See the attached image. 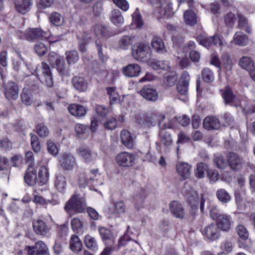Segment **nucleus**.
Instances as JSON below:
<instances>
[{
    "instance_id": "1",
    "label": "nucleus",
    "mask_w": 255,
    "mask_h": 255,
    "mask_svg": "<svg viewBox=\"0 0 255 255\" xmlns=\"http://www.w3.org/2000/svg\"><path fill=\"white\" fill-rule=\"evenodd\" d=\"M154 8L153 12L160 17L170 16L173 13L172 3L167 0H148Z\"/></svg>"
},
{
    "instance_id": "2",
    "label": "nucleus",
    "mask_w": 255,
    "mask_h": 255,
    "mask_svg": "<svg viewBox=\"0 0 255 255\" xmlns=\"http://www.w3.org/2000/svg\"><path fill=\"white\" fill-rule=\"evenodd\" d=\"M85 198L79 195H73L65 206V209L67 212L73 211L75 213H82L86 208Z\"/></svg>"
},
{
    "instance_id": "3",
    "label": "nucleus",
    "mask_w": 255,
    "mask_h": 255,
    "mask_svg": "<svg viewBox=\"0 0 255 255\" xmlns=\"http://www.w3.org/2000/svg\"><path fill=\"white\" fill-rule=\"evenodd\" d=\"M17 36L21 39H25L29 41H33L44 37L45 32L39 27L29 28L24 32L18 31L16 33Z\"/></svg>"
},
{
    "instance_id": "4",
    "label": "nucleus",
    "mask_w": 255,
    "mask_h": 255,
    "mask_svg": "<svg viewBox=\"0 0 255 255\" xmlns=\"http://www.w3.org/2000/svg\"><path fill=\"white\" fill-rule=\"evenodd\" d=\"M196 39L200 44L207 48H210L213 46H222L224 44V41L217 34L212 36L200 34L197 36Z\"/></svg>"
},
{
    "instance_id": "5",
    "label": "nucleus",
    "mask_w": 255,
    "mask_h": 255,
    "mask_svg": "<svg viewBox=\"0 0 255 255\" xmlns=\"http://www.w3.org/2000/svg\"><path fill=\"white\" fill-rule=\"evenodd\" d=\"M3 92L5 98L8 100H15L18 97V87L13 81H8L3 84Z\"/></svg>"
},
{
    "instance_id": "6",
    "label": "nucleus",
    "mask_w": 255,
    "mask_h": 255,
    "mask_svg": "<svg viewBox=\"0 0 255 255\" xmlns=\"http://www.w3.org/2000/svg\"><path fill=\"white\" fill-rule=\"evenodd\" d=\"M61 167L64 170H72L77 165L75 157L70 153H64L59 159Z\"/></svg>"
},
{
    "instance_id": "7",
    "label": "nucleus",
    "mask_w": 255,
    "mask_h": 255,
    "mask_svg": "<svg viewBox=\"0 0 255 255\" xmlns=\"http://www.w3.org/2000/svg\"><path fill=\"white\" fill-rule=\"evenodd\" d=\"M135 156L131 153L122 152L116 157L118 165L123 167H130L134 164Z\"/></svg>"
},
{
    "instance_id": "8",
    "label": "nucleus",
    "mask_w": 255,
    "mask_h": 255,
    "mask_svg": "<svg viewBox=\"0 0 255 255\" xmlns=\"http://www.w3.org/2000/svg\"><path fill=\"white\" fill-rule=\"evenodd\" d=\"M149 47L144 43L137 44L135 48L132 49V54L133 57L137 60H142L150 55Z\"/></svg>"
},
{
    "instance_id": "9",
    "label": "nucleus",
    "mask_w": 255,
    "mask_h": 255,
    "mask_svg": "<svg viewBox=\"0 0 255 255\" xmlns=\"http://www.w3.org/2000/svg\"><path fill=\"white\" fill-rule=\"evenodd\" d=\"M191 165L187 162H179L176 164V169L181 180L188 179L191 173Z\"/></svg>"
},
{
    "instance_id": "10",
    "label": "nucleus",
    "mask_w": 255,
    "mask_h": 255,
    "mask_svg": "<svg viewBox=\"0 0 255 255\" xmlns=\"http://www.w3.org/2000/svg\"><path fill=\"white\" fill-rule=\"evenodd\" d=\"M139 94L147 101L155 102L158 97L156 90L149 85L144 86L140 91Z\"/></svg>"
},
{
    "instance_id": "11",
    "label": "nucleus",
    "mask_w": 255,
    "mask_h": 255,
    "mask_svg": "<svg viewBox=\"0 0 255 255\" xmlns=\"http://www.w3.org/2000/svg\"><path fill=\"white\" fill-rule=\"evenodd\" d=\"M227 160L231 169L238 171L242 168L243 160L237 154L230 152L227 155Z\"/></svg>"
},
{
    "instance_id": "12",
    "label": "nucleus",
    "mask_w": 255,
    "mask_h": 255,
    "mask_svg": "<svg viewBox=\"0 0 255 255\" xmlns=\"http://www.w3.org/2000/svg\"><path fill=\"white\" fill-rule=\"evenodd\" d=\"M16 10L24 14L28 12L32 5V0H13Z\"/></svg>"
},
{
    "instance_id": "13",
    "label": "nucleus",
    "mask_w": 255,
    "mask_h": 255,
    "mask_svg": "<svg viewBox=\"0 0 255 255\" xmlns=\"http://www.w3.org/2000/svg\"><path fill=\"white\" fill-rule=\"evenodd\" d=\"M220 91L226 104L235 105L236 103L237 97L229 86H226L225 89H221Z\"/></svg>"
},
{
    "instance_id": "14",
    "label": "nucleus",
    "mask_w": 255,
    "mask_h": 255,
    "mask_svg": "<svg viewBox=\"0 0 255 255\" xmlns=\"http://www.w3.org/2000/svg\"><path fill=\"white\" fill-rule=\"evenodd\" d=\"M32 226L35 233L40 236H45L49 231V228L46 224L42 220L38 219L34 220Z\"/></svg>"
},
{
    "instance_id": "15",
    "label": "nucleus",
    "mask_w": 255,
    "mask_h": 255,
    "mask_svg": "<svg viewBox=\"0 0 255 255\" xmlns=\"http://www.w3.org/2000/svg\"><path fill=\"white\" fill-rule=\"evenodd\" d=\"M140 72L141 68L137 64H129L123 68V74L128 77H137Z\"/></svg>"
},
{
    "instance_id": "16",
    "label": "nucleus",
    "mask_w": 255,
    "mask_h": 255,
    "mask_svg": "<svg viewBox=\"0 0 255 255\" xmlns=\"http://www.w3.org/2000/svg\"><path fill=\"white\" fill-rule=\"evenodd\" d=\"M98 230L105 244L112 246L115 243V240L112 232L104 227H99Z\"/></svg>"
},
{
    "instance_id": "17",
    "label": "nucleus",
    "mask_w": 255,
    "mask_h": 255,
    "mask_svg": "<svg viewBox=\"0 0 255 255\" xmlns=\"http://www.w3.org/2000/svg\"><path fill=\"white\" fill-rule=\"evenodd\" d=\"M68 111L74 116L83 117L87 113V108L80 104H72L69 106Z\"/></svg>"
},
{
    "instance_id": "18",
    "label": "nucleus",
    "mask_w": 255,
    "mask_h": 255,
    "mask_svg": "<svg viewBox=\"0 0 255 255\" xmlns=\"http://www.w3.org/2000/svg\"><path fill=\"white\" fill-rule=\"evenodd\" d=\"M66 177L61 173L56 174L54 180V187L58 192L64 194L66 189Z\"/></svg>"
},
{
    "instance_id": "19",
    "label": "nucleus",
    "mask_w": 255,
    "mask_h": 255,
    "mask_svg": "<svg viewBox=\"0 0 255 255\" xmlns=\"http://www.w3.org/2000/svg\"><path fill=\"white\" fill-rule=\"evenodd\" d=\"M72 83L74 88L80 92H85L88 89V82L83 77L75 76L72 78Z\"/></svg>"
},
{
    "instance_id": "20",
    "label": "nucleus",
    "mask_w": 255,
    "mask_h": 255,
    "mask_svg": "<svg viewBox=\"0 0 255 255\" xmlns=\"http://www.w3.org/2000/svg\"><path fill=\"white\" fill-rule=\"evenodd\" d=\"M205 235L210 240L214 241L218 239L220 236L219 228L216 224H211L205 227Z\"/></svg>"
},
{
    "instance_id": "21",
    "label": "nucleus",
    "mask_w": 255,
    "mask_h": 255,
    "mask_svg": "<svg viewBox=\"0 0 255 255\" xmlns=\"http://www.w3.org/2000/svg\"><path fill=\"white\" fill-rule=\"evenodd\" d=\"M203 127L208 130L218 129L220 127V123L218 119L214 116L207 117L203 121Z\"/></svg>"
},
{
    "instance_id": "22",
    "label": "nucleus",
    "mask_w": 255,
    "mask_h": 255,
    "mask_svg": "<svg viewBox=\"0 0 255 255\" xmlns=\"http://www.w3.org/2000/svg\"><path fill=\"white\" fill-rule=\"evenodd\" d=\"M151 45L152 48L158 53L163 54L167 52L164 42L160 37H153L151 40Z\"/></svg>"
},
{
    "instance_id": "23",
    "label": "nucleus",
    "mask_w": 255,
    "mask_h": 255,
    "mask_svg": "<svg viewBox=\"0 0 255 255\" xmlns=\"http://www.w3.org/2000/svg\"><path fill=\"white\" fill-rule=\"evenodd\" d=\"M170 210L175 217L183 218L185 217V212L182 205L177 201H173L170 204Z\"/></svg>"
},
{
    "instance_id": "24",
    "label": "nucleus",
    "mask_w": 255,
    "mask_h": 255,
    "mask_svg": "<svg viewBox=\"0 0 255 255\" xmlns=\"http://www.w3.org/2000/svg\"><path fill=\"white\" fill-rule=\"evenodd\" d=\"M231 223L232 221L230 216L226 214H223L217 221V226L219 229L224 231H228L231 228Z\"/></svg>"
},
{
    "instance_id": "25",
    "label": "nucleus",
    "mask_w": 255,
    "mask_h": 255,
    "mask_svg": "<svg viewBox=\"0 0 255 255\" xmlns=\"http://www.w3.org/2000/svg\"><path fill=\"white\" fill-rule=\"evenodd\" d=\"M24 179L29 186H33L36 183V171L32 167H29L25 172Z\"/></svg>"
},
{
    "instance_id": "26",
    "label": "nucleus",
    "mask_w": 255,
    "mask_h": 255,
    "mask_svg": "<svg viewBox=\"0 0 255 255\" xmlns=\"http://www.w3.org/2000/svg\"><path fill=\"white\" fill-rule=\"evenodd\" d=\"M186 199L187 203L193 209L198 208L200 200H201L197 193L194 190L190 191L186 194Z\"/></svg>"
},
{
    "instance_id": "27",
    "label": "nucleus",
    "mask_w": 255,
    "mask_h": 255,
    "mask_svg": "<svg viewBox=\"0 0 255 255\" xmlns=\"http://www.w3.org/2000/svg\"><path fill=\"white\" fill-rule=\"evenodd\" d=\"M248 42V36L241 31H238L235 33L231 42L238 46H244L247 45Z\"/></svg>"
},
{
    "instance_id": "28",
    "label": "nucleus",
    "mask_w": 255,
    "mask_h": 255,
    "mask_svg": "<svg viewBox=\"0 0 255 255\" xmlns=\"http://www.w3.org/2000/svg\"><path fill=\"white\" fill-rule=\"evenodd\" d=\"M121 139L123 144L127 147L131 148L133 146V139L128 130L123 129L121 131Z\"/></svg>"
},
{
    "instance_id": "29",
    "label": "nucleus",
    "mask_w": 255,
    "mask_h": 255,
    "mask_svg": "<svg viewBox=\"0 0 255 255\" xmlns=\"http://www.w3.org/2000/svg\"><path fill=\"white\" fill-rule=\"evenodd\" d=\"M77 153L86 162H90L95 159L96 155L93 153L90 149L81 147L77 149Z\"/></svg>"
},
{
    "instance_id": "30",
    "label": "nucleus",
    "mask_w": 255,
    "mask_h": 255,
    "mask_svg": "<svg viewBox=\"0 0 255 255\" xmlns=\"http://www.w3.org/2000/svg\"><path fill=\"white\" fill-rule=\"evenodd\" d=\"M133 43V37L129 35H123L119 39L118 46L121 49L127 50L132 45Z\"/></svg>"
},
{
    "instance_id": "31",
    "label": "nucleus",
    "mask_w": 255,
    "mask_h": 255,
    "mask_svg": "<svg viewBox=\"0 0 255 255\" xmlns=\"http://www.w3.org/2000/svg\"><path fill=\"white\" fill-rule=\"evenodd\" d=\"M69 244L70 248L73 252L78 253L81 251L82 243L77 236L73 235L71 237Z\"/></svg>"
},
{
    "instance_id": "32",
    "label": "nucleus",
    "mask_w": 255,
    "mask_h": 255,
    "mask_svg": "<svg viewBox=\"0 0 255 255\" xmlns=\"http://www.w3.org/2000/svg\"><path fill=\"white\" fill-rule=\"evenodd\" d=\"M110 19L112 22L117 26H121L124 22L122 12L118 9H114L112 11Z\"/></svg>"
},
{
    "instance_id": "33",
    "label": "nucleus",
    "mask_w": 255,
    "mask_h": 255,
    "mask_svg": "<svg viewBox=\"0 0 255 255\" xmlns=\"http://www.w3.org/2000/svg\"><path fill=\"white\" fill-rule=\"evenodd\" d=\"M49 172L48 168L44 166L40 167L38 170V184L40 186H42L45 184L49 179Z\"/></svg>"
},
{
    "instance_id": "34",
    "label": "nucleus",
    "mask_w": 255,
    "mask_h": 255,
    "mask_svg": "<svg viewBox=\"0 0 255 255\" xmlns=\"http://www.w3.org/2000/svg\"><path fill=\"white\" fill-rule=\"evenodd\" d=\"M106 90L109 96L110 104L111 105L120 102V96L116 87H108L106 88Z\"/></svg>"
},
{
    "instance_id": "35",
    "label": "nucleus",
    "mask_w": 255,
    "mask_h": 255,
    "mask_svg": "<svg viewBox=\"0 0 255 255\" xmlns=\"http://www.w3.org/2000/svg\"><path fill=\"white\" fill-rule=\"evenodd\" d=\"M239 65L249 72L254 68V62L250 57L247 56H244L240 59Z\"/></svg>"
},
{
    "instance_id": "36",
    "label": "nucleus",
    "mask_w": 255,
    "mask_h": 255,
    "mask_svg": "<svg viewBox=\"0 0 255 255\" xmlns=\"http://www.w3.org/2000/svg\"><path fill=\"white\" fill-rule=\"evenodd\" d=\"M184 19L185 23L189 25H194L197 22L196 14L191 10H186L184 12Z\"/></svg>"
},
{
    "instance_id": "37",
    "label": "nucleus",
    "mask_w": 255,
    "mask_h": 255,
    "mask_svg": "<svg viewBox=\"0 0 255 255\" xmlns=\"http://www.w3.org/2000/svg\"><path fill=\"white\" fill-rule=\"evenodd\" d=\"M209 170L208 164L204 162H199L196 165V168L195 172V176L198 178H202L204 177L205 173H208Z\"/></svg>"
},
{
    "instance_id": "38",
    "label": "nucleus",
    "mask_w": 255,
    "mask_h": 255,
    "mask_svg": "<svg viewBox=\"0 0 255 255\" xmlns=\"http://www.w3.org/2000/svg\"><path fill=\"white\" fill-rule=\"evenodd\" d=\"M160 139L161 143L165 146H169L173 143L170 133L165 130H160L159 131Z\"/></svg>"
},
{
    "instance_id": "39",
    "label": "nucleus",
    "mask_w": 255,
    "mask_h": 255,
    "mask_svg": "<svg viewBox=\"0 0 255 255\" xmlns=\"http://www.w3.org/2000/svg\"><path fill=\"white\" fill-rule=\"evenodd\" d=\"M22 103L26 106H30L33 102L32 95L28 89H24L20 95Z\"/></svg>"
},
{
    "instance_id": "40",
    "label": "nucleus",
    "mask_w": 255,
    "mask_h": 255,
    "mask_svg": "<svg viewBox=\"0 0 255 255\" xmlns=\"http://www.w3.org/2000/svg\"><path fill=\"white\" fill-rule=\"evenodd\" d=\"M66 59L69 65L75 64L79 59V54L74 50L67 51L65 52Z\"/></svg>"
},
{
    "instance_id": "41",
    "label": "nucleus",
    "mask_w": 255,
    "mask_h": 255,
    "mask_svg": "<svg viewBox=\"0 0 255 255\" xmlns=\"http://www.w3.org/2000/svg\"><path fill=\"white\" fill-rule=\"evenodd\" d=\"M84 242L85 246L89 249L93 251H96L98 250L97 241L94 237L90 235L86 236L84 239Z\"/></svg>"
},
{
    "instance_id": "42",
    "label": "nucleus",
    "mask_w": 255,
    "mask_h": 255,
    "mask_svg": "<svg viewBox=\"0 0 255 255\" xmlns=\"http://www.w3.org/2000/svg\"><path fill=\"white\" fill-rule=\"evenodd\" d=\"M126 211V206L122 201L117 202L115 203L113 207L111 210V214L113 215H119L124 214Z\"/></svg>"
},
{
    "instance_id": "43",
    "label": "nucleus",
    "mask_w": 255,
    "mask_h": 255,
    "mask_svg": "<svg viewBox=\"0 0 255 255\" xmlns=\"http://www.w3.org/2000/svg\"><path fill=\"white\" fill-rule=\"evenodd\" d=\"M236 15L232 12H229L224 16L225 24L229 28H233L236 21Z\"/></svg>"
},
{
    "instance_id": "44",
    "label": "nucleus",
    "mask_w": 255,
    "mask_h": 255,
    "mask_svg": "<svg viewBox=\"0 0 255 255\" xmlns=\"http://www.w3.org/2000/svg\"><path fill=\"white\" fill-rule=\"evenodd\" d=\"M202 78L206 83H211L214 80V73L209 68H204L202 71Z\"/></svg>"
},
{
    "instance_id": "45",
    "label": "nucleus",
    "mask_w": 255,
    "mask_h": 255,
    "mask_svg": "<svg viewBox=\"0 0 255 255\" xmlns=\"http://www.w3.org/2000/svg\"><path fill=\"white\" fill-rule=\"evenodd\" d=\"M49 18L51 22L56 26L62 25L64 22L63 17L60 14L56 12L52 13Z\"/></svg>"
},
{
    "instance_id": "46",
    "label": "nucleus",
    "mask_w": 255,
    "mask_h": 255,
    "mask_svg": "<svg viewBox=\"0 0 255 255\" xmlns=\"http://www.w3.org/2000/svg\"><path fill=\"white\" fill-rule=\"evenodd\" d=\"M36 255H49L48 249L42 241L36 243Z\"/></svg>"
},
{
    "instance_id": "47",
    "label": "nucleus",
    "mask_w": 255,
    "mask_h": 255,
    "mask_svg": "<svg viewBox=\"0 0 255 255\" xmlns=\"http://www.w3.org/2000/svg\"><path fill=\"white\" fill-rule=\"evenodd\" d=\"M72 229L77 233H82L83 231V224L82 222L77 218L72 219L71 221Z\"/></svg>"
},
{
    "instance_id": "48",
    "label": "nucleus",
    "mask_w": 255,
    "mask_h": 255,
    "mask_svg": "<svg viewBox=\"0 0 255 255\" xmlns=\"http://www.w3.org/2000/svg\"><path fill=\"white\" fill-rule=\"evenodd\" d=\"M218 199L222 203H227L231 200V196L224 189H219L216 192Z\"/></svg>"
},
{
    "instance_id": "49",
    "label": "nucleus",
    "mask_w": 255,
    "mask_h": 255,
    "mask_svg": "<svg viewBox=\"0 0 255 255\" xmlns=\"http://www.w3.org/2000/svg\"><path fill=\"white\" fill-rule=\"evenodd\" d=\"M132 24H134L137 28L141 27L143 24V22L141 18V14L138 8H136L132 15Z\"/></svg>"
},
{
    "instance_id": "50",
    "label": "nucleus",
    "mask_w": 255,
    "mask_h": 255,
    "mask_svg": "<svg viewBox=\"0 0 255 255\" xmlns=\"http://www.w3.org/2000/svg\"><path fill=\"white\" fill-rule=\"evenodd\" d=\"M152 68L155 70L159 69L167 70L169 68V62L167 61H157L151 64Z\"/></svg>"
},
{
    "instance_id": "51",
    "label": "nucleus",
    "mask_w": 255,
    "mask_h": 255,
    "mask_svg": "<svg viewBox=\"0 0 255 255\" xmlns=\"http://www.w3.org/2000/svg\"><path fill=\"white\" fill-rule=\"evenodd\" d=\"M223 66L227 70H231L232 68L233 62L230 55L227 53H224L222 56Z\"/></svg>"
},
{
    "instance_id": "52",
    "label": "nucleus",
    "mask_w": 255,
    "mask_h": 255,
    "mask_svg": "<svg viewBox=\"0 0 255 255\" xmlns=\"http://www.w3.org/2000/svg\"><path fill=\"white\" fill-rule=\"evenodd\" d=\"M104 128L109 130H113L117 126V121L115 118L111 117L107 119L103 124Z\"/></svg>"
},
{
    "instance_id": "53",
    "label": "nucleus",
    "mask_w": 255,
    "mask_h": 255,
    "mask_svg": "<svg viewBox=\"0 0 255 255\" xmlns=\"http://www.w3.org/2000/svg\"><path fill=\"white\" fill-rule=\"evenodd\" d=\"M31 134V145L33 151L36 152H39L41 150L40 143L38 137L36 135Z\"/></svg>"
},
{
    "instance_id": "54",
    "label": "nucleus",
    "mask_w": 255,
    "mask_h": 255,
    "mask_svg": "<svg viewBox=\"0 0 255 255\" xmlns=\"http://www.w3.org/2000/svg\"><path fill=\"white\" fill-rule=\"evenodd\" d=\"M36 130L37 134L41 137H46L49 133V131L47 127L42 123L37 125Z\"/></svg>"
},
{
    "instance_id": "55",
    "label": "nucleus",
    "mask_w": 255,
    "mask_h": 255,
    "mask_svg": "<svg viewBox=\"0 0 255 255\" xmlns=\"http://www.w3.org/2000/svg\"><path fill=\"white\" fill-rule=\"evenodd\" d=\"M54 67H56L60 75H67L68 73V70L65 67V62L62 57Z\"/></svg>"
},
{
    "instance_id": "56",
    "label": "nucleus",
    "mask_w": 255,
    "mask_h": 255,
    "mask_svg": "<svg viewBox=\"0 0 255 255\" xmlns=\"http://www.w3.org/2000/svg\"><path fill=\"white\" fill-rule=\"evenodd\" d=\"M236 231L239 236L243 240H248L249 232L247 229L243 225H238L236 227Z\"/></svg>"
},
{
    "instance_id": "57",
    "label": "nucleus",
    "mask_w": 255,
    "mask_h": 255,
    "mask_svg": "<svg viewBox=\"0 0 255 255\" xmlns=\"http://www.w3.org/2000/svg\"><path fill=\"white\" fill-rule=\"evenodd\" d=\"M78 183L81 187H85L86 186L89 185V181L88 178V174L85 172L80 173L78 176Z\"/></svg>"
},
{
    "instance_id": "58",
    "label": "nucleus",
    "mask_w": 255,
    "mask_h": 255,
    "mask_svg": "<svg viewBox=\"0 0 255 255\" xmlns=\"http://www.w3.org/2000/svg\"><path fill=\"white\" fill-rule=\"evenodd\" d=\"M34 50L38 56H41L46 54L47 48L43 43L38 42L34 46Z\"/></svg>"
},
{
    "instance_id": "59",
    "label": "nucleus",
    "mask_w": 255,
    "mask_h": 255,
    "mask_svg": "<svg viewBox=\"0 0 255 255\" xmlns=\"http://www.w3.org/2000/svg\"><path fill=\"white\" fill-rule=\"evenodd\" d=\"M215 163L218 168L223 169L228 166V162L222 155L217 156L215 159Z\"/></svg>"
},
{
    "instance_id": "60",
    "label": "nucleus",
    "mask_w": 255,
    "mask_h": 255,
    "mask_svg": "<svg viewBox=\"0 0 255 255\" xmlns=\"http://www.w3.org/2000/svg\"><path fill=\"white\" fill-rule=\"evenodd\" d=\"M94 33L92 32H83L77 35V38L84 43H89L92 38Z\"/></svg>"
},
{
    "instance_id": "61",
    "label": "nucleus",
    "mask_w": 255,
    "mask_h": 255,
    "mask_svg": "<svg viewBox=\"0 0 255 255\" xmlns=\"http://www.w3.org/2000/svg\"><path fill=\"white\" fill-rule=\"evenodd\" d=\"M61 57L54 52H50L48 55V61L53 66L61 59Z\"/></svg>"
},
{
    "instance_id": "62",
    "label": "nucleus",
    "mask_w": 255,
    "mask_h": 255,
    "mask_svg": "<svg viewBox=\"0 0 255 255\" xmlns=\"http://www.w3.org/2000/svg\"><path fill=\"white\" fill-rule=\"evenodd\" d=\"M75 130L80 137H82L87 131V127L85 125L77 124L75 126Z\"/></svg>"
},
{
    "instance_id": "63",
    "label": "nucleus",
    "mask_w": 255,
    "mask_h": 255,
    "mask_svg": "<svg viewBox=\"0 0 255 255\" xmlns=\"http://www.w3.org/2000/svg\"><path fill=\"white\" fill-rule=\"evenodd\" d=\"M117 7L123 10L127 11L129 8V4L127 0H112Z\"/></svg>"
},
{
    "instance_id": "64",
    "label": "nucleus",
    "mask_w": 255,
    "mask_h": 255,
    "mask_svg": "<svg viewBox=\"0 0 255 255\" xmlns=\"http://www.w3.org/2000/svg\"><path fill=\"white\" fill-rule=\"evenodd\" d=\"M238 27L239 28H244L249 24L248 18L242 13H238Z\"/></svg>"
}]
</instances>
